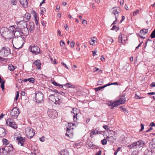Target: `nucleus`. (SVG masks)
<instances>
[{
    "label": "nucleus",
    "instance_id": "47",
    "mask_svg": "<svg viewBox=\"0 0 155 155\" xmlns=\"http://www.w3.org/2000/svg\"><path fill=\"white\" fill-rule=\"evenodd\" d=\"M95 41V40L94 39H91V41H90V44L91 45H93L94 43V41Z\"/></svg>",
    "mask_w": 155,
    "mask_h": 155
},
{
    "label": "nucleus",
    "instance_id": "38",
    "mask_svg": "<svg viewBox=\"0 0 155 155\" xmlns=\"http://www.w3.org/2000/svg\"><path fill=\"white\" fill-rule=\"evenodd\" d=\"M41 14L43 15L46 12L45 8L42 7L41 8Z\"/></svg>",
    "mask_w": 155,
    "mask_h": 155
},
{
    "label": "nucleus",
    "instance_id": "28",
    "mask_svg": "<svg viewBox=\"0 0 155 155\" xmlns=\"http://www.w3.org/2000/svg\"><path fill=\"white\" fill-rule=\"evenodd\" d=\"M15 68V67L12 64H10L8 66V68L10 71H13Z\"/></svg>",
    "mask_w": 155,
    "mask_h": 155
},
{
    "label": "nucleus",
    "instance_id": "56",
    "mask_svg": "<svg viewBox=\"0 0 155 155\" xmlns=\"http://www.w3.org/2000/svg\"><path fill=\"white\" fill-rule=\"evenodd\" d=\"M19 95L18 92V91L16 92V97H15V100H17V99H18V98L19 97Z\"/></svg>",
    "mask_w": 155,
    "mask_h": 155
},
{
    "label": "nucleus",
    "instance_id": "16",
    "mask_svg": "<svg viewBox=\"0 0 155 155\" xmlns=\"http://www.w3.org/2000/svg\"><path fill=\"white\" fill-rule=\"evenodd\" d=\"M134 143H135V145H136V147H137V146L139 147H141L144 145L145 144L144 142L142 140H140Z\"/></svg>",
    "mask_w": 155,
    "mask_h": 155
},
{
    "label": "nucleus",
    "instance_id": "1",
    "mask_svg": "<svg viewBox=\"0 0 155 155\" xmlns=\"http://www.w3.org/2000/svg\"><path fill=\"white\" fill-rule=\"evenodd\" d=\"M13 31L14 32L13 36L15 37L12 40L13 44L14 43L15 45H18L17 48L14 47L15 49H19L21 48L24 43L25 39L24 36L25 35L22 33V31L20 28H16L15 31L13 30Z\"/></svg>",
    "mask_w": 155,
    "mask_h": 155
},
{
    "label": "nucleus",
    "instance_id": "12",
    "mask_svg": "<svg viewBox=\"0 0 155 155\" xmlns=\"http://www.w3.org/2000/svg\"><path fill=\"white\" fill-rule=\"evenodd\" d=\"M16 140L18 142V144H20L22 146H24L25 142V138H23L21 137L18 136L16 138Z\"/></svg>",
    "mask_w": 155,
    "mask_h": 155
},
{
    "label": "nucleus",
    "instance_id": "57",
    "mask_svg": "<svg viewBox=\"0 0 155 155\" xmlns=\"http://www.w3.org/2000/svg\"><path fill=\"white\" fill-rule=\"evenodd\" d=\"M102 153V151L101 150H99L98 152H97L95 155H101Z\"/></svg>",
    "mask_w": 155,
    "mask_h": 155
},
{
    "label": "nucleus",
    "instance_id": "11",
    "mask_svg": "<svg viewBox=\"0 0 155 155\" xmlns=\"http://www.w3.org/2000/svg\"><path fill=\"white\" fill-rule=\"evenodd\" d=\"M47 113L49 117L52 118H54L57 115V111L53 109L50 110Z\"/></svg>",
    "mask_w": 155,
    "mask_h": 155
},
{
    "label": "nucleus",
    "instance_id": "33",
    "mask_svg": "<svg viewBox=\"0 0 155 155\" xmlns=\"http://www.w3.org/2000/svg\"><path fill=\"white\" fill-rule=\"evenodd\" d=\"M127 147H128L130 148V149L135 148H136V145H135V143H133L132 144L128 145L127 146Z\"/></svg>",
    "mask_w": 155,
    "mask_h": 155
},
{
    "label": "nucleus",
    "instance_id": "14",
    "mask_svg": "<svg viewBox=\"0 0 155 155\" xmlns=\"http://www.w3.org/2000/svg\"><path fill=\"white\" fill-rule=\"evenodd\" d=\"M118 13L119 12L117 11V10H114L112 12V14H114L115 15L116 18L115 20L113 22L112 25L115 24L116 23V21L117 20V18L118 17Z\"/></svg>",
    "mask_w": 155,
    "mask_h": 155
},
{
    "label": "nucleus",
    "instance_id": "15",
    "mask_svg": "<svg viewBox=\"0 0 155 155\" xmlns=\"http://www.w3.org/2000/svg\"><path fill=\"white\" fill-rule=\"evenodd\" d=\"M6 130L2 127H0V137L5 136L6 134Z\"/></svg>",
    "mask_w": 155,
    "mask_h": 155
},
{
    "label": "nucleus",
    "instance_id": "46",
    "mask_svg": "<svg viewBox=\"0 0 155 155\" xmlns=\"http://www.w3.org/2000/svg\"><path fill=\"white\" fill-rule=\"evenodd\" d=\"M119 41L118 42L119 43H120L122 42V34H121L120 35H119L118 37Z\"/></svg>",
    "mask_w": 155,
    "mask_h": 155
},
{
    "label": "nucleus",
    "instance_id": "32",
    "mask_svg": "<svg viewBox=\"0 0 155 155\" xmlns=\"http://www.w3.org/2000/svg\"><path fill=\"white\" fill-rule=\"evenodd\" d=\"M52 83L54 85L56 86H58L62 88L63 87V85L61 84H59L58 83L56 82L55 81H54L52 82Z\"/></svg>",
    "mask_w": 155,
    "mask_h": 155
},
{
    "label": "nucleus",
    "instance_id": "34",
    "mask_svg": "<svg viewBox=\"0 0 155 155\" xmlns=\"http://www.w3.org/2000/svg\"><path fill=\"white\" fill-rule=\"evenodd\" d=\"M25 17L27 20H29L30 18L31 15L28 13H26L25 14Z\"/></svg>",
    "mask_w": 155,
    "mask_h": 155
},
{
    "label": "nucleus",
    "instance_id": "9",
    "mask_svg": "<svg viewBox=\"0 0 155 155\" xmlns=\"http://www.w3.org/2000/svg\"><path fill=\"white\" fill-rule=\"evenodd\" d=\"M6 124L7 125L11 127L14 129H16L17 128V124L12 118L8 119L6 121Z\"/></svg>",
    "mask_w": 155,
    "mask_h": 155
},
{
    "label": "nucleus",
    "instance_id": "3",
    "mask_svg": "<svg viewBox=\"0 0 155 155\" xmlns=\"http://www.w3.org/2000/svg\"><path fill=\"white\" fill-rule=\"evenodd\" d=\"M126 101L125 95L123 94L120 97L119 100L115 101H111L108 102L107 104L108 106L111 107V109H113L114 107H117L119 105L123 104Z\"/></svg>",
    "mask_w": 155,
    "mask_h": 155
},
{
    "label": "nucleus",
    "instance_id": "35",
    "mask_svg": "<svg viewBox=\"0 0 155 155\" xmlns=\"http://www.w3.org/2000/svg\"><path fill=\"white\" fill-rule=\"evenodd\" d=\"M119 28L117 27L116 25H114L112 28L111 29L112 30H115L116 31H117L119 29Z\"/></svg>",
    "mask_w": 155,
    "mask_h": 155
},
{
    "label": "nucleus",
    "instance_id": "23",
    "mask_svg": "<svg viewBox=\"0 0 155 155\" xmlns=\"http://www.w3.org/2000/svg\"><path fill=\"white\" fill-rule=\"evenodd\" d=\"M152 153V150L150 148H147L144 152L145 155H151Z\"/></svg>",
    "mask_w": 155,
    "mask_h": 155
},
{
    "label": "nucleus",
    "instance_id": "50",
    "mask_svg": "<svg viewBox=\"0 0 155 155\" xmlns=\"http://www.w3.org/2000/svg\"><path fill=\"white\" fill-rule=\"evenodd\" d=\"M118 82H114V83H110V84H107V86H110V85H113V84L118 85Z\"/></svg>",
    "mask_w": 155,
    "mask_h": 155
},
{
    "label": "nucleus",
    "instance_id": "24",
    "mask_svg": "<svg viewBox=\"0 0 155 155\" xmlns=\"http://www.w3.org/2000/svg\"><path fill=\"white\" fill-rule=\"evenodd\" d=\"M56 94H52L50 95L49 96V99L51 101H52L53 102H54V101H56V100H55V98L56 96Z\"/></svg>",
    "mask_w": 155,
    "mask_h": 155
},
{
    "label": "nucleus",
    "instance_id": "63",
    "mask_svg": "<svg viewBox=\"0 0 155 155\" xmlns=\"http://www.w3.org/2000/svg\"><path fill=\"white\" fill-rule=\"evenodd\" d=\"M149 126L155 127V124L153 122H152L150 124Z\"/></svg>",
    "mask_w": 155,
    "mask_h": 155
},
{
    "label": "nucleus",
    "instance_id": "42",
    "mask_svg": "<svg viewBox=\"0 0 155 155\" xmlns=\"http://www.w3.org/2000/svg\"><path fill=\"white\" fill-rule=\"evenodd\" d=\"M103 80L101 79L98 81H97V85H101L103 84Z\"/></svg>",
    "mask_w": 155,
    "mask_h": 155
},
{
    "label": "nucleus",
    "instance_id": "31",
    "mask_svg": "<svg viewBox=\"0 0 155 155\" xmlns=\"http://www.w3.org/2000/svg\"><path fill=\"white\" fill-rule=\"evenodd\" d=\"M3 142L4 144L5 145V146L9 145V142L7 139H4L3 140Z\"/></svg>",
    "mask_w": 155,
    "mask_h": 155
},
{
    "label": "nucleus",
    "instance_id": "48",
    "mask_svg": "<svg viewBox=\"0 0 155 155\" xmlns=\"http://www.w3.org/2000/svg\"><path fill=\"white\" fill-rule=\"evenodd\" d=\"M77 115H78V114L77 113H76V115H75L73 116V119H74V122H76L77 120Z\"/></svg>",
    "mask_w": 155,
    "mask_h": 155
},
{
    "label": "nucleus",
    "instance_id": "20",
    "mask_svg": "<svg viewBox=\"0 0 155 155\" xmlns=\"http://www.w3.org/2000/svg\"><path fill=\"white\" fill-rule=\"evenodd\" d=\"M149 147L151 148H155V138L152 139L149 143Z\"/></svg>",
    "mask_w": 155,
    "mask_h": 155
},
{
    "label": "nucleus",
    "instance_id": "22",
    "mask_svg": "<svg viewBox=\"0 0 155 155\" xmlns=\"http://www.w3.org/2000/svg\"><path fill=\"white\" fill-rule=\"evenodd\" d=\"M34 24L33 22H31L29 23L30 28H29V31L30 32H33L35 29Z\"/></svg>",
    "mask_w": 155,
    "mask_h": 155
},
{
    "label": "nucleus",
    "instance_id": "2",
    "mask_svg": "<svg viewBox=\"0 0 155 155\" xmlns=\"http://www.w3.org/2000/svg\"><path fill=\"white\" fill-rule=\"evenodd\" d=\"M1 35L5 39H11L13 37V30L7 28H2L0 30Z\"/></svg>",
    "mask_w": 155,
    "mask_h": 155
},
{
    "label": "nucleus",
    "instance_id": "13",
    "mask_svg": "<svg viewBox=\"0 0 155 155\" xmlns=\"http://www.w3.org/2000/svg\"><path fill=\"white\" fill-rule=\"evenodd\" d=\"M73 129V128H67V132L65 134L66 136L70 138L72 137H73V132L72 130Z\"/></svg>",
    "mask_w": 155,
    "mask_h": 155
},
{
    "label": "nucleus",
    "instance_id": "45",
    "mask_svg": "<svg viewBox=\"0 0 155 155\" xmlns=\"http://www.w3.org/2000/svg\"><path fill=\"white\" fill-rule=\"evenodd\" d=\"M12 4L14 5H17V1L16 0H11Z\"/></svg>",
    "mask_w": 155,
    "mask_h": 155
},
{
    "label": "nucleus",
    "instance_id": "5",
    "mask_svg": "<svg viewBox=\"0 0 155 155\" xmlns=\"http://www.w3.org/2000/svg\"><path fill=\"white\" fill-rule=\"evenodd\" d=\"M0 52L1 56L4 57H7L11 54V50L6 46L2 47L0 50Z\"/></svg>",
    "mask_w": 155,
    "mask_h": 155
},
{
    "label": "nucleus",
    "instance_id": "41",
    "mask_svg": "<svg viewBox=\"0 0 155 155\" xmlns=\"http://www.w3.org/2000/svg\"><path fill=\"white\" fill-rule=\"evenodd\" d=\"M35 79L33 78H28V81L32 83H34L35 82Z\"/></svg>",
    "mask_w": 155,
    "mask_h": 155
},
{
    "label": "nucleus",
    "instance_id": "29",
    "mask_svg": "<svg viewBox=\"0 0 155 155\" xmlns=\"http://www.w3.org/2000/svg\"><path fill=\"white\" fill-rule=\"evenodd\" d=\"M107 86V84H106L103 86L101 87H99L97 88H95V91H98L100 90L101 89H102L103 88H104L105 87H106Z\"/></svg>",
    "mask_w": 155,
    "mask_h": 155
},
{
    "label": "nucleus",
    "instance_id": "58",
    "mask_svg": "<svg viewBox=\"0 0 155 155\" xmlns=\"http://www.w3.org/2000/svg\"><path fill=\"white\" fill-rule=\"evenodd\" d=\"M135 98L137 99H142L143 98V97H139V96H138L137 94H135Z\"/></svg>",
    "mask_w": 155,
    "mask_h": 155
},
{
    "label": "nucleus",
    "instance_id": "64",
    "mask_svg": "<svg viewBox=\"0 0 155 155\" xmlns=\"http://www.w3.org/2000/svg\"><path fill=\"white\" fill-rule=\"evenodd\" d=\"M61 64L63 66H64L65 68H66L68 69V67H67L66 64H65L64 63H63V62H62L61 63Z\"/></svg>",
    "mask_w": 155,
    "mask_h": 155
},
{
    "label": "nucleus",
    "instance_id": "10",
    "mask_svg": "<svg viewBox=\"0 0 155 155\" xmlns=\"http://www.w3.org/2000/svg\"><path fill=\"white\" fill-rule=\"evenodd\" d=\"M29 48L30 51L34 54H37L40 53V49L37 46H35L34 45H31Z\"/></svg>",
    "mask_w": 155,
    "mask_h": 155
},
{
    "label": "nucleus",
    "instance_id": "8",
    "mask_svg": "<svg viewBox=\"0 0 155 155\" xmlns=\"http://www.w3.org/2000/svg\"><path fill=\"white\" fill-rule=\"evenodd\" d=\"M43 94L40 91L38 92L35 94L36 101L37 103H41L44 101Z\"/></svg>",
    "mask_w": 155,
    "mask_h": 155
},
{
    "label": "nucleus",
    "instance_id": "6",
    "mask_svg": "<svg viewBox=\"0 0 155 155\" xmlns=\"http://www.w3.org/2000/svg\"><path fill=\"white\" fill-rule=\"evenodd\" d=\"M25 131L28 138L30 139L32 138L35 135L34 129L30 127H28L26 128Z\"/></svg>",
    "mask_w": 155,
    "mask_h": 155
},
{
    "label": "nucleus",
    "instance_id": "27",
    "mask_svg": "<svg viewBox=\"0 0 155 155\" xmlns=\"http://www.w3.org/2000/svg\"><path fill=\"white\" fill-rule=\"evenodd\" d=\"M106 138L108 141H110L112 142H114V140H116L115 138H114L112 136H107L106 137Z\"/></svg>",
    "mask_w": 155,
    "mask_h": 155
},
{
    "label": "nucleus",
    "instance_id": "19",
    "mask_svg": "<svg viewBox=\"0 0 155 155\" xmlns=\"http://www.w3.org/2000/svg\"><path fill=\"white\" fill-rule=\"evenodd\" d=\"M33 64L37 66V69H40L41 68V64L39 60H36L34 62Z\"/></svg>",
    "mask_w": 155,
    "mask_h": 155
},
{
    "label": "nucleus",
    "instance_id": "55",
    "mask_svg": "<svg viewBox=\"0 0 155 155\" xmlns=\"http://www.w3.org/2000/svg\"><path fill=\"white\" fill-rule=\"evenodd\" d=\"M140 126L141 127V128L140 130V131H142L144 129V126L143 124H140Z\"/></svg>",
    "mask_w": 155,
    "mask_h": 155
},
{
    "label": "nucleus",
    "instance_id": "21",
    "mask_svg": "<svg viewBox=\"0 0 155 155\" xmlns=\"http://www.w3.org/2000/svg\"><path fill=\"white\" fill-rule=\"evenodd\" d=\"M19 2L21 5L24 7L26 8L28 6V2L27 0H19Z\"/></svg>",
    "mask_w": 155,
    "mask_h": 155
},
{
    "label": "nucleus",
    "instance_id": "7",
    "mask_svg": "<svg viewBox=\"0 0 155 155\" xmlns=\"http://www.w3.org/2000/svg\"><path fill=\"white\" fill-rule=\"evenodd\" d=\"M20 113L19 109L15 107L10 111V115L13 118L15 119L18 117Z\"/></svg>",
    "mask_w": 155,
    "mask_h": 155
},
{
    "label": "nucleus",
    "instance_id": "4",
    "mask_svg": "<svg viewBox=\"0 0 155 155\" xmlns=\"http://www.w3.org/2000/svg\"><path fill=\"white\" fill-rule=\"evenodd\" d=\"M17 28H20L22 31V33L25 36H26L28 33V30L27 28L26 21L21 20L17 24Z\"/></svg>",
    "mask_w": 155,
    "mask_h": 155
},
{
    "label": "nucleus",
    "instance_id": "44",
    "mask_svg": "<svg viewBox=\"0 0 155 155\" xmlns=\"http://www.w3.org/2000/svg\"><path fill=\"white\" fill-rule=\"evenodd\" d=\"M96 133L94 130L91 131L90 133V136L91 138H92L93 137V135L96 134Z\"/></svg>",
    "mask_w": 155,
    "mask_h": 155
},
{
    "label": "nucleus",
    "instance_id": "51",
    "mask_svg": "<svg viewBox=\"0 0 155 155\" xmlns=\"http://www.w3.org/2000/svg\"><path fill=\"white\" fill-rule=\"evenodd\" d=\"M58 93L59 94H60L63 96H67V94H65V93L64 92H62V91H60V92H59Z\"/></svg>",
    "mask_w": 155,
    "mask_h": 155
},
{
    "label": "nucleus",
    "instance_id": "36",
    "mask_svg": "<svg viewBox=\"0 0 155 155\" xmlns=\"http://www.w3.org/2000/svg\"><path fill=\"white\" fill-rule=\"evenodd\" d=\"M56 97H55V100H56V101H54V103H55V104H58V101H59L60 99L58 97V95L56 94Z\"/></svg>",
    "mask_w": 155,
    "mask_h": 155
},
{
    "label": "nucleus",
    "instance_id": "26",
    "mask_svg": "<svg viewBox=\"0 0 155 155\" xmlns=\"http://www.w3.org/2000/svg\"><path fill=\"white\" fill-rule=\"evenodd\" d=\"M148 32V29L143 28L141 29L140 32V34L143 35H144L147 33Z\"/></svg>",
    "mask_w": 155,
    "mask_h": 155
},
{
    "label": "nucleus",
    "instance_id": "30",
    "mask_svg": "<svg viewBox=\"0 0 155 155\" xmlns=\"http://www.w3.org/2000/svg\"><path fill=\"white\" fill-rule=\"evenodd\" d=\"M65 86L68 87V88H75V87L74 85L71 84H70L69 83H67L65 84Z\"/></svg>",
    "mask_w": 155,
    "mask_h": 155
},
{
    "label": "nucleus",
    "instance_id": "18",
    "mask_svg": "<svg viewBox=\"0 0 155 155\" xmlns=\"http://www.w3.org/2000/svg\"><path fill=\"white\" fill-rule=\"evenodd\" d=\"M4 148L8 152L10 153L11 151L13 150V146L11 144L5 146Z\"/></svg>",
    "mask_w": 155,
    "mask_h": 155
},
{
    "label": "nucleus",
    "instance_id": "54",
    "mask_svg": "<svg viewBox=\"0 0 155 155\" xmlns=\"http://www.w3.org/2000/svg\"><path fill=\"white\" fill-rule=\"evenodd\" d=\"M68 124L69 127V128H71V127L74 126V124H73L72 123H68Z\"/></svg>",
    "mask_w": 155,
    "mask_h": 155
},
{
    "label": "nucleus",
    "instance_id": "49",
    "mask_svg": "<svg viewBox=\"0 0 155 155\" xmlns=\"http://www.w3.org/2000/svg\"><path fill=\"white\" fill-rule=\"evenodd\" d=\"M91 149H95L97 148L98 147L96 145H94L93 144H92V146H91Z\"/></svg>",
    "mask_w": 155,
    "mask_h": 155
},
{
    "label": "nucleus",
    "instance_id": "52",
    "mask_svg": "<svg viewBox=\"0 0 155 155\" xmlns=\"http://www.w3.org/2000/svg\"><path fill=\"white\" fill-rule=\"evenodd\" d=\"M139 11L137 10L134 12L133 15H136L139 14Z\"/></svg>",
    "mask_w": 155,
    "mask_h": 155
},
{
    "label": "nucleus",
    "instance_id": "43",
    "mask_svg": "<svg viewBox=\"0 0 155 155\" xmlns=\"http://www.w3.org/2000/svg\"><path fill=\"white\" fill-rule=\"evenodd\" d=\"M60 45L61 46H62L63 48L65 46V43L63 41L61 40L60 41Z\"/></svg>",
    "mask_w": 155,
    "mask_h": 155
},
{
    "label": "nucleus",
    "instance_id": "25",
    "mask_svg": "<svg viewBox=\"0 0 155 155\" xmlns=\"http://www.w3.org/2000/svg\"><path fill=\"white\" fill-rule=\"evenodd\" d=\"M59 154L60 155H69V152L67 150H62Z\"/></svg>",
    "mask_w": 155,
    "mask_h": 155
},
{
    "label": "nucleus",
    "instance_id": "40",
    "mask_svg": "<svg viewBox=\"0 0 155 155\" xmlns=\"http://www.w3.org/2000/svg\"><path fill=\"white\" fill-rule=\"evenodd\" d=\"M107 142V140L105 139H104L101 141V143L103 145H106Z\"/></svg>",
    "mask_w": 155,
    "mask_h": 155
},
{
    "label": "nucleus",
    "instance_id": "37",
    "mask_svg": "<svg viewBox=\"0 0 155 155\" xmlns=\"http://www.w3.org/2000/svg\"><path fill=\"white\" fill-rule=\"evenodd\" d=\"M150 37L151 38H155V28L152 31L150 34Z\"/></svg>",
    "mask_w": 155,
    "mask_h": 155
},
{
    "label": "nucleus",
    "instance_id": "59",
    "mask_svg": "<svg viewBox=\"0 0 155 155\" xmlns=\"http://www.w3.org/2000/svg\"><path fill=\"white\" fill-rule=\"evenodd\" d=\"M103 127L104 129L106 130H107L109 129V127L107 125H104L103 126Z\"/></svg>",
    "mask_w": 155,
    "mask_h": 155
},
{
    "label": "nucleus",
    "instance_id": "39",
    "mask_svg": "<svg viewBox=\"0 0 155 155\" xmlns=\"http://www.w3.org/2000/svg\"><path fill=\"white\" fill-rule=\"evenodd\" d=\"M5 83V81H2V82L1 83V85H0V87L2 88V90H3L5 89L4 87V84Z\"/></svg>",
    "mask_w": 155,
    "mask_h": 155
},
{
    "label": "nucleus",
    "instance_id": "61",
    "mask_svg": "<svg viewBox=\"0 0 155 155\" xmlns=\"http://www.w3.org/2000/svg\"><path fill=\"white\" fill-rule=\"evenodd\" d=\"M45 137H44L43 136L41 138H40L39 139L42 142H43L45 141Z\"/></svg>",
    "mask_w": 155,
    "mask_h": 155
},
{
    "label": "nucleus",
    "instance_id": "60",
    "mask_svg": "<svg viewBox=\"0 0 155 155\" xmlns=\"http://www.w3.org/2000/svg\"><path fill=\"white\" fill-rule=\"evenodd\" d=\"M109 131L110 132V135H114L115 134V132L114 131L109 130Z\"/></svg>",
    "mask_w": 155,
    "mask_h": 155
},
{
    "label": "nucleus",
    "instance_id": "62",
    "mask_svg": "<svg viewBox=\"0 0 155 155\" xmlns=\"http://www.w3.org/2000/svg\"><path fill=\"white\" fill-rule=\"evenodd\" d=\"M150 86L151 87H155V82H153L150 85Z\"/></svg>",
    "mask_w": 155,
    "mask_h": 155
},
{
    "label": "nucleus",
    "instance_id": "53",
    "mask_svg": "<svg viewBox=\"0 0 155 155\" xmlns=\"http://www.w3.org/2000/svg\"><path fill=\"white\" fill-rule=\"evenodd\" d=\"M75 43L74 41H71L70 43V45L71 47L73 48L74 47Z\"/></svg>",
    "mask_w": 155,
    "mask_h": 155
},
{
    "label": "nucleus",
    "instance_id": "17",
    "mask_svg": "<svg viewBox=\"0 0 155 155\" xmlns=\"http://www.w3.org/2000/svg\"><path fill=\"white\" fill-rule=\"evenodd\" d=\"M9 153L8 152L5 148H2L0 150V155H9Z\"/></svg>",
    "mask_w": 155,
    "mask_h": 155
}]
</instances>
